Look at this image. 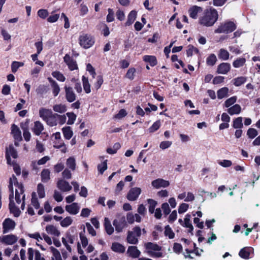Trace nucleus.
<instances>
[{
	"label": "nucleus",
	"instance_id": "1",
	"mask_svg": "<svg viewBox=\"0 0 260 260\" xmlns=\"http://www.w3.org/2000/svg\"><path fill=\"white\" fill-rule=\"evenodd\" d=\"M14 185L17 188L15 189V200L17 204H20L21 202V200L20 199L21 195H22V203L21 206V208L22 210H23L25 208V194H24V187L23 185L21 183H19L17 181L16 177L13 175L11 177H10L9 180V184L8 186L9 191H10V194L9 195V201L10 203H14L13 198H14V191L13 185Z\"/></svg>",
	"mask_w": 260,
	"mask_h": 260
},
{
	"label": "nucleus",
	"instance_id": "2",
	"mask_svg": "<svg viewBox=\"0 0 260 260\" xmlns=\"http://www.w3.org/2000/svg\"><path fill=\"white\" fill-rule=\"evenodd\" d=\"M218 18L217 11L210 8L204 11L203 15L199 18V23L204 26H211L216 22Z\"/></svg>",
	"mask_w": 260,
	"mask_h": 260
},
{
	"label": "nucleus",
	"instance_id": "3",
	"mask_svg": "<svg viewBox=\"0 0 260 260\" xmlns=\"http://www.w3.org/2000/svg\"><path fill=\"white\" fill-rule=\"evenodd\" d=\"M147 253L153 258H160L164 256L163 253L161 252V247L158 245L152 243L147 242L144 245Z\"/></svg>",
	"mask_w": 260,
	"mask_h": 260
},
{
	"label": "nucleus",
	"instance_id": "4",
	"mask_svg": "<svg viewBox=\"0 0 260 260\" xmlns=\"http://www.w3.org/2000/svg\"><path fill=\"white\" fill-rule=\"evenodd\" d=\"M80 45L84 49H88L93 45L95 41L94 38L89 34H82L79 36Z\"/></svg>",
	"mask_w": 260,
	"mask_h": 260
},
{
	"label": "nucleus",
	"instance_id": "5",
	"mask_svg": "<svg viewBox=\"0 0 260 260\" xmlns=\"http://www.w3.org/2000/svg\"><path fill=\"white\" fill-rule=\"evenodd\" d=\"M141 235V229L139 226H135L132 231L127 233V242L132 244H136L138 242V238Z\"/></svg>",
	"mask_w": 260,
	"mask_h": 260
},
{
	"label": "nucleus",
	"instance_id": "6",
	"mask_svg": "<svg viewBox=\"0 0 260 260\" xmlns=\"http://www.w3.org/2000/svg\"><path fill=\"white\" fill-rule=\"evenodd\" d=\"M236 29L235 24L232 22H228L221 24L215 30L216 33H229L233 31Z\"/></svg>",
	"mask_w": 260,
	"mask_h": 260
},
{
	"label": "nucleus",
	"instance_id": "7",
	"mask_svg": "<svg viewBox=\"0 0 260 260\" xmlns=\"http://www.w3.org/2000/svg\"><path fill=\"white\" fill-rule=\"evenodd\" d=\"M27 236L30 238L34 239L38 242H40L43 239L49 245L52 243L51 238L46 234L43 233L41 235L39 232H36L33 234H28Z\"/></svg>",
	"mask_w": 260,
	"mask_h": 260
},
{
	"label": "nucleus",
	"instance_id": "8",
	"mask_svg": "<svg viewBox=\"0 0 260 260\" xmlns=\"http://www.w3.org/2000/svg\"><path fill=\"white\" fill-rule=\"evenodd\" d=\"M113 224L115 228L117 233L122 231L123 229L126 226V222L124 216L119 215L113 221Z\"/></svg>",
	"mask_w": 260,
	"mask_h": 260
},
{
	"label": "nucleus",
	"instance_id": "9",
	"mask_svg": "<svg viewBox=\"0 0 260 260\" xmlns=\"http://www.w3.org/2000/svg\"><path fill=\"white\" fill-rule=\"evenodd\" d=\"M16 226L15 222L12 219L8 218L5 219L3 223V233L6 234L9 231L13 230Z\"/></svg>",
	"mask_w": 260,
	"mask_h": 260
},
{
	"label": "nucleus",
	"instance_id": "10",
	"mask_svg": "<svg viewBox=\"0 0 260 260\" xmlns=\"http://www.w3.org/2000/svg\"><path fill=\"white\" fill-rule=\"evenodd\" d=\"M141 189L140 187L132 188L127 193L126 198L130 201H136L141 193Z\"/></svg>",
	"mask_w": 260,
	"mask_h": 260
},
{
	"label": "nucleus",
	"instance_id": "11",
	"mask_svg": "<svg viewBox=\"0 0 260 260\" xmlns=\"http://www.w3.org/2000/svg\"><path fill=\"white\" fill-rule=\"evenodd\" d=\"M170 182L169 181L164 180L162 178L156 179L151 182V185L156 189L160 188H165L169 186Z\"/></svg>",
	"mask_w": 260,
	"mask_h": 260
},
{
	"label": "nucleus",
	"instance_id": "12",
	"mask_svg": "<svg viewBox=\"0 0 260 260\" xmlns=\"http://www.w3.org/2000/svg\"><path fill=\"white\" fill-rule=\"evenodd\" d=\"M64 88L67 100L70 103H72L75 101L76 96L72 87L66 85Z\"/></svg>",
	"mask_w": 260,
	"mask_h": 260
},
{
	"label": "nucleus",
	"instance_id": "13",
	"mask_svg": "<svg viewBox=\"0 0 260 260\" xmlns=\"http://www.w3.org/2000/svg\"><path fill=\"white\" fill-rule=\"evenodd\" d=\"M57 187L63 192L69 191L72 188L69 183L63 179H60L57 181Z\"/></svg>",
	"mask_w": 260,
	"mask_h": 260
},
{
	"label": "nucleus",
	"instance_id": "14",
	"mask_svg": "<svg viewBox=\"0 0 260 260\" xmlns=\"http://www.w3.org/2000/svg\"><path fill=\"white\" fill-rule=\"evenodd\" d=\"M44 130L43 124L40 121H36L34 123V126L31 128L33 133L36 136H40Z\"/></svg>",
	"mask_w": 260,
	"mask_h": 260
},
{
	"label": "nucleus",
	"instance_id": "15",
	"mask_svg": "<svg viewBox=\"0 0 260 260\" xmlns=\"http://www.w3.org/2000/svg\"><path fill=\"white\" fill-rule=\"evenodd\" d=\"M80 209V207L77 203H73L71 204L66 205L65 207L66 211L72 215L77 214Z\"/></svg>",
	"mask_w": 260,
	"mask_h": 260
},
{
	"label": "nucleus",
	"instance_id": "16",
	"mask_svg": "<svg viewBox=\"0 0 260 260\" xmlns=\"http://www.w3.org/2000/svg\"><path fill=\"white\" fill-rule=\"evenodd\" d=\"M253 253V249L250 247H245L242 248L239 252V255L242 258L249 259L250 258L251 254Z\"/></svg>",
	"mask_w": 260,
	"mask_h": 260
},
{
	"label": "nucleus",
	"instance_id": "17",
	"mask_svg": "<svg viewBox=\"0 0 260 260\" xmlns=\"http://www.w3.org/2000/svg\"><path fill=\"white\" fill-rule=\"evenodd\" d=\"M0 239L2 243L7 245H12L18 240L17 237L12 234L4 236Z\"/></svg>",
	"mask_w": 260,
	"mask_h": 260
},
{
	"label": "nucleus",
	"instance_id": "18",
	"mask_svg": "<svg viewBox=\"0 0 260 260\" xmlns=\"http://www.w3.org/2000/svg\"><path fill=\"white\" fill-rule=\"evenodd\" d=\"M63 59L64 61L67 63L71 71H73L78 69L76 61L72 59L69 55L66 54L64 57Z\"/></svg>",
	"mask_w": 260,
	"mask_h": 260
},
{
	"label": "nucleus",
	"instance_id": "19",
	"mask_svg": "<svg viewBox=\"0 0 260 260\" xmlns=\"http://www.w3.org/2000/svg\"><path fill=\"white\" fill-rule=\"evenodd\" d=\"M45 231L49 235H51L54 237H59L60 235V232L58 229L52 224H48L45 227Z\"/></svg>",
	"mask_w": 260,
	"mask_h": 260
},
{
	"label": "nucleus",
	"instance_id": "20",
	"mask_svg": "<svg viewBox=\"0 0 260 260\" xmlns=\"http://www.w3.org/2000/svg\"><path fill=\"white\" fill-rule=\"evenodd\" d=\"M11 134L15 140L17 141L22 140L21 132L19 128L15 124L11 126Z\"/></svg>",
	"mask_w": 260,
	"mask_h": 260
},
{
	"label": "nucleus",
	"instance_id": "21",
	"mask_svg": "<svg viewBox=\"0 0 260 260\" xmlns=\"http://www.w3.org/2000/svg\"><path fill=\"white\" fill-rule=\"evenodd\" d=\"M231 69V65L228 62L219 64L217 69V73L221 74H226Z\"/></svg>",
	"mask_w": 260,
	"mask_h": 260
},
{
	"label": "nucleus",
	"instance_id": "22",
	"mask_svg": "<svg viewBox=\"0 0 260 260\" xmlns=\"http://www.w3.org/2000/svg\"><path fill=\"white\" fill-rule=\"evenodd\" d=\"M126 253L132 258H137L140 255L141 252L136 246H131L128 247Z\"/></svg>",
	"mask_w": 260,
	"mask_h": 260
},
{
	"label": "nucleus",
	"instance_id": "23",
	"mask_svg": "<svg viewBox=\"0 0 260 260\" xmlns=\"http://www.w3.org/2000/svg\"><path fill=\"white\" fill-rule=\"evenodd\" d=\"M40 117L44 120L46 121L52 114L51 110L45 108H41L39 112Z\"/></svg>",
	"mask_w": 260,
	"mask_h": 260
},
{
	"label": "nucleus",
	"instance_id": "24",
	"mask_svg": "<svg viewBox=\"0 0 260 260\" xmlns=\"http://www.w3.org/2000/svg\"><path fill=\"white\" fill-rule=\"evenodd\" d=\"M202 8L197 6H193L188 10L189 16L193 19H197L198 13L202 12Z\"/></svg>",
	"mask_w": 260,
	"mask_h": 260
},
{
	"label": "nucleus",
	"instance_id": "25",
	"mask_svg": "<svg viewBox=\"0 0 260 260\" xmlns=\"http://www.w3.org/2000/svg\"><path fill=\"white\" fill-rule=\"evenodd\" d=\"M48 80L51 84V86L52 89V93L54 96H56L60 91V87L58 83L53 80L51 78H48Z\"/></svg>",
	"mask_w": 260,
	"mask_h": 260
},
{
	"label": "nucleus",
	"instance_id": "26",
	"mask_svg": "<svg viewBox=\"0 0 260 260\" xmlns=\"http://www.w3.org/2000/svg\"><path fill=\"white\" fill-rule=\"evenodd\" d=\"M104 225L106 233L109 235H111L113 233L114 228L112 226L111 222L108 218L105 217Z\"/></svg>",
	"mask_w": 260,
	"mask_h": 260
},
{
	"label": "nucleus",
	"instance_id": "27",
	"mask_svg": "<svg viewBox=\"0 0 260 260\" xmlns=\"http://www.w3.org/2000/svg\"><path fill=\"white\" fill-rule=\"evenodd\" d=\"M137 17V12L135 10L131 11L128 15L127 19L125 23V26L132 25Z\"/></svg>",
	"mask_w": 260,
	"mask_h": 260
},
{
	"label": "nucleus",
	"instance_id": "28",
	"mask_svg": "<svg viewBox=\"0 0 260 260\" xmlns=\"http://www.w3.org/2000/svg\"><path fill=\"white\" fill-rule=\"evenodd\" d=\"M9 208L10 213L13 214L15 217H17L20 216L21 211L19 209L15 206V203H9Z\"/></svg>",
	"mask_w": 260,
	"mask_h": 260
},
{
	"label": "nucleus",
	"instance_id": "29",
	"mask_svg": "<svg viewBox=\"0 0 260 260\" xmlns=\"http://www.w3.org/2000/svg\"><path fill=\"white\" fill-rule=\"evenodd\" d=\"M111 249L115 252L123 253L125 248L122 244L118 242H114L112 243Z\"/></svg>",
	"mask_w": 260,
	"mask_h": 260
},
{
	"label": "nucleus",
	"instance_id": "30",
	"mask_svg": "<svg viewBox=\"0 0 260 260\" xmlns=\"http://www.w3.org/2000/svg\"><path fill=\"white\" fill-rule=\"evenodd\" d=\"M12 156L13 158L17 157V152L14 148L13 144H10L8 147L6 148V155Z\"/></svg>",
	"mask_w": 260,
	"mask_h": 260
},
{
	"label": "nucleus",
	"instance_id": "31",
	"mask_svg": "<svg viewBox=\"0 0 260 260\" xmlns=\"http://www.w3.org/2000/svg\"><path fill=\"white\" fill-rule=\"evenodd\" d=\"M66 166L67 169H70L71 171H75L76 169V160L73 157H70L67 159Z\"/></svg>",
	"mask_w": 260,
	"mask_h": 260
},
{
	"label": "nucleus",
	"instance_id": "32",
	"mask_svg": "<svg viewBox=\"0 0 260 260\" xmlns=\"http://www.w3.org/2000/svg\"><path fill=\"white\" fill-rule=\"evenodd\" d=\"M241 111V107L238 104H235L228 109V112L231 115L239 114Z\"/></svg>",
	"mask_w": 260,
	"mask_h": 260
},
{
	"label": "nucleus",
	"instance_id": "33",
	"mask_svg": "<svg viewBox=\"0 0 260 260\" xmlns=\"http://www.w3.org/2000/svg\"><path fill=\"white\" fill-rule=\"evenodd\" d=\"M45 122L50 126L56 125L58 123L57 121V114L53 113L48 119H46Z\"/></svg>",
	"mask_w": 260,
	"mask_h": 260
},
{
	"label": "nucleus",
	"instance_id": "34",
	"mask_svg": "<svg viewBox=\"0 0 260 260\" xmlns=\"http://www.w3.org/2000/svg\"><path fill=\"white\" fill-rule=\"evenodd\" d=\"M63 136L65 139L70 140L73 135V132L70 126H65L62 128Z\"/></svg>",
	"mask_w": 260,
	"mask_h": 260
},
{
	"label": "nucleus",
	"instance_id": "35",
	"mask_svg": "<svg viewBox=\"0 0 260 260\" xmlns=\"http://www.w3.org/2000/svg\"><path fill=\"white\" fill-rule=\"evenodd\" d=\"M229 89L228 87H224L220 88L217 91V98L222 99L228 96Z\"/></svg>",
	"mask_w": 260,
	"mask_h": 260
},
{
	"label": "nucleus",
	"instance_id": "36",
	"mask_svg": "<svg viewBox=\"0 0 260 260\" xmlns=\"http://www.w3.org/2000/svg\"><path fill=\"white\" fill-rule=\"evenodd\" d=\"M50 172L48 169H43L41 172V180L44 182H47L50 179Z\"/></svg>",
	"mask_w": 260,
	"mask_h": 260
},
{
	"label": "nucleus",
	"instance_id": "37",
	"mask_svg": "<svg viewBox=\"0 0 260 260\" xmlns=\"http://www.w3.org/2000/svg\"><path fill=\"white\" fill-rule=\"evenodd\" d=\"M229 55L230 54L229 52L223 48L219 50L218 54L219 58L223 60H227L229 58Z\"/></svg>",
	"mask_w": 260,
	"mask_h": 260
},
{
	"label": "nucleus",
	"instance_id": "38",
	"mask_svg": "<svg viewBox=\"0 0 260 260\" xmlns=\"http://www.w3.org/2000/svg\"><path fill=\"white\" fill-rule=\"evenodd\" d=\"M53 110L56 112L62 113L67 111V107L64 104H56L53 106Z\"/></svg>",
	"mask_w": 260,
	"mask_h": 260
},
{
	"label": "nucleus",
	"instance_id": "39",
	"mask_svg": "<svg viewBox=\"0 0 260 260\" xmlns=\"http://www.w3.org/2000/svg\"><path fill=\"white\" fill-rule=\"evenodd\" d=\"M143 59L145 61L149 62L151 66H154L157 64L156 58L154 56L145 55Z\"/></svg>",
	"mask_w": 260,
	"mask_h": 260
},
{
	"label": "nucleus",
	"instance_id": "40",
	"mask_svg": "<svg viewBox=\"0 0 260 260\" xmlns=\"http://www.w3.org/2000/svg\"><path fill=\"white\" fill-rule=\"evenodd\" d=\"M82 82H83V86L85 92L86 93H89L90 92V85L88 82V79L87 78L85 77L84 76H82Z\"/></svg>",
	"mask_w": 260,
	"mask_h": 260
},
{
	"label": "nucleus",
	"instance_id": "41",
	"mask_svg": "<svg viewBox=\"0 0 260 260\" xmlns=\"http://www.w3.org/2000/svg\"><path fill=\"white\" fill-rule=\"evenodd\" d=\"M246 59L243 57H239L236 59L233 62V66L236 68L243 67L245 63Z\"/></svg>",
	"mask_w": 260,
	"mask_h": 260
},
{
	"label": "nucleus",
	"instance_id": "42",
	"mask_svg": "<svg viewBox=\"0 0 260 260\" xmlns=\"http://www.w3.org/2000/svg\"><path fill=\"white\" fill-rule=\"evenodd\" d=\"M246 77L241 76L234 79L232 82L236 86H239L244 84L246 81Z\"/></svg>",
	"mask_w": 260,
	"mask_h": 260
},
{
	"label": "nucleus",
	"instance_id": "43",
	"mask_svg": "<svg viewBox=\"0 0 260 260\" xmlns=\"http://www.w3.org/2000/svg\"><path fill=\"white\" fill-rule=\"evenodd\" d=\"M243 118L242 117H239L234 119L233 127L235 128H241L243 124L242 123Z\"/></svg>",
	"mask_w": 260,
	"mask_h": 260
},
{
	"label": "nucleus",
	"instance_id": "44",
	"mask_svg": "<svg viewBox=\"0 0 260 260\" xmlns=\"http://www.w3.org/2000/svg\"><path fill=\"white\" fill-rule=\"evenodd\" d=\"M73 222V219L70 216H67L64 219H62L60 224V225L63 228H67L72 224Z\"/></svg>",
	"mask_w": 260,
	"mask_h": 260
},
{
	"label": "nucleus",
	"instance_id": "45",
	"mask_svg": "<svg viewBox=\"0 0 260 260\" xmlns=\"http://www.w3.org/2000/svg\"><path fill=\"white\" fill-rule=\"evenodd\" d=\"M217 61V58L214 54H210L206 59V63L208 66H214Z\"/></svg>",
	"mask_w": 260,
	"mask_h": 260
},
{
	"label": "nucleus",
	"instance_id": "46",
	"mask_svg": "<svg viewBox=\"0 0 260 260\" xmlns=\"http://www.w3.org/2000/svg\"><path fill=\"white\" fill-rule=\"evenodd\" d=\"M31 204L36 209H38L40 208V203L38 201V200L37 198V195L36 192H33L31 193Z\"/></svg>",
	"mask_w": 260,
	"mask_h": 260
},
{
	"label": "nucleus",
	"instance_id": "47",
	"mask_svg": "<svg viewBox=\"0 0 260 260\" xmlns=\"http://www.w3.org/2000/svg\"><path fill=\"white\" fill-rule=\"evenodd\" d=\"M52 75L59 81L64 82L66 80V78L59 71H54L52 72Z\"/></svg>",
	"mask_w": 260,
	"mask_h": 260
},
{
	"label": "nucleus",
	"instance_id": "48",
	"mask_svg": "<svg viewBox=\"0 0 260 260\" xmlns=\"http://www.w3.org/2000/svg\"><path fill=\"white\" fill-rule=\"evenodd\" d=\"M148 203L149 204V212L150 213H153L154 212L155 206L157 204V202L152 199H148Z\"/></svg>",
	"mask_w": 260,
	"mask_h": 260
},
{
	"label": "nucleus",
	"instance_id": "49",
	"mask_svg": "<svg viewBox=\"0 0 260 260\" xmlns=\"http://www.w3.org/2000/svg\"><path fill=\"white\" fill-rule=\"evenodd\" d=\"M37 192L40 198H43L45 196L44 186L41 184L39 183L37 186Z\"/></svg>",
	"mask_w": 260,
	"mask_h": 260
},
{
	"label": "nucleus",
	"instance_id": "50",
	"mask_svg": "<svg viewBox=\"0 0 260 260\" xmlns=\"http://www.w3.org/2000/svg\"><path fill=\"white\" fill-rule=\"evenodd\" d=\"M160 126V121L159 120L155 121L151 126L148 128V131L150 133H154L159 129Z\"/></svg>",
	"mask_w": 260,
	"mask_h": 260
},
{
	"label": "nucleus",
	"instance_id": "51",
	"mask_svg": "<svg viewBox=\"0 0 260 260\" xmlns=\"http://www.w3.org/2000/svg\"><path fill=\"white\" fill-rule=\"evenodd\" d=\"M24 63L22 62L13 61L11 65V70L13 73H16L19 67L23 66Z\"/></svg>",
	"mask_w": 260,
	"mask_h": 260
},
{
	"label": "nucleus",
	"instance_id": "52",
	"mask_svg": "<svg viewBox=\"0 0 260 260\" xmlns=\"http://www.w3.org/2000/svg\"><path fill=\"white\" fill-rule=\"evenodd\" d=\"M135 73L136 69L135 68H129L125 75V77L131 80H133L135 78Z\"/></svg>",
	"mask_w": 260,
	"mask_h": 260
},
{
	"label": "nucleus",
	"instance_id": "53",
	"mask_svg": "<svg viewBox=\"0 0 260 260\" xmlns=\"http://www.w3.org/2000/svg\"><path fill=\"white\" fill-rule=\"evenodd\" d=\"M66 115L69 118L67 124L70 125L73 124L76 119V115L73 112L67 113Z\"/></svg>",
	"mask_w": 260,
	"mask_h": 260
},
{
	"label": "nucleus",
	"instance_id": "54",
	"mask_svg": "<svg viewBox=\"0 0 260 260\" xmlns=\"http://www.w3.org/2000/svg\"><path fill=\"white\" fill-rule=\"evenodd\" d=\"M237 101V96H233L230 98L227 99L224 104L225 107L228 108L233 105Z\"/></svg>",
	"mask_w": 260,
	"mask_h": 260
},
{
	"label": "nucleus",
	"instance_id": "55",
	"mask_svg": "<svg viewBox=\"0 0 260 260\" xmlns=\"http://www.w3.org/2000/svg\"><path fill=\"white\" fill-rule=\"evenodd\" d=\"M165 235L166 236H168L170 239L174 238L175 234L169 225H167L165 227Z\"/></svg>",
	"mask_w": 260,
	"mask_h": 260
},
{
	"label": "nucleus",
	"instance_id": "56",
	"mask_svg": "<svg viewBox=\"0 0 260 260\" xmlns=\"http://www.w3.org/2000/svg\"><path fill=\"white\" fill-rule=\"evenodd\" d=\"M36 252H39V250H35L32 248H29L27 250V256L28 260H34V256L36 257Z\"/></svg>",
	"mask_w": 260,
	"mask_h": 260
},
{
	"label": "nucleus",
	"instance_id": "57",
	"mask_svg": "<svg viewBox=\"0 0 260 260\" xmlns=\"http://www.w3.org/2000/svg\"><path fill=\"white\" fill-rule=\"evenodd\" d=\"M79 11H80V15L83 16L86 15L88 13V9L85 4H84V3H82L80 5Z\"/></svg>",
	"mask_w": 260,
	"mask_h": 260
},
{
	"label": "nucleus",
	"instance_id": "58",
	"mask_svg": "<svg viewBox=\"0 0 260 260\" xmlns=\"http://www.w3.org/2000/svg\"><path fill=\"white\" fill-rule=\"evenodd\" d=\"M107 160H106L101 164H99L98 166V169L99 172L101 174H103L104 172L107 170Z\"/></svg>",
	"mask_w": 260,
	"mask_h": 260
},
{
	"label": "nucleus",
	"instance_id": "59",
	"mask_svg": "<svg viewBox=\"0 0 260 260\" xmlns=\"http://www.w3.org/2000/svg\"><path fill=\"white\" fill-rule=\"evenodd\" d=\"M199 50L197 48L193 47L192 45H189L188 46V49L187 50V55L188 56H190L192 55L193 53H198Z\"/></svg>",
	"mask_w": 260,
	"mask_h": 260
},
{
	"label": "nucleus",
	"instance_id": "60",
	"mask_svg": "<svg viewBox=\"0 0 260 260\" xmlns=\"http://www.w3.org/2000/svg\"><path fill=\"white\" fill-rule=\"evenodd\" d=\"M59 18V14H54L53 13H52V14L47 18V21L50 23H54L57 21Z\"/></svg>",
	"mask_w": 260,
	"mask_h": 260
},
{
	"label": "nucleus",
	"instance_id": "61",
	"mask_svg": "<svg viewBox=\"0 0 260 260\" xmlns=\"http://www.w3.org/2000/svg\"><path fill=\"white\" fill-rule=\"evenodd\" d=\"M189 205L186 203H182L178 208V213L182 214L185 212L188 209Z\"/></svg>",
	"mask_w": 260,
	"mask_h": 260
},
{
	"label": "nucleus",
	"instance_id": "62",
	"mask_svg": "<svg viewBox=\"0 0 260 260\" xmlns=\"http://www.w3.org/2000/svg\"><path fill=\"white\" fill-rule=\"evenodd\" d=\"M80 238L81 240V243L82 244V247L85 248L86 247L88 243V241L86 237L82 233H80Z\"/></svg>",
	"mask_w": 260,
	"mask_h": 260
},
{
	"label": "nucleus",
	"instance_id": "63",
	"mask_svg": "<svg viewBox=\"0 0 260 260\" xmlns=\"http://www.w3.org/2000/svg\"><path fill=\"white\" fill-rule=\"evenodd\" d=\"M37 14L41 18L45 19L48 15V12L46 9H40L38 11Z\"/></svg>",
	"mask_w": 260,
	"mask_h": 260
},
{
	"label": "nucleus",
	"instance_id": "64",
	"mask_svg": "<svg viewBox=\"0 0 260 260\" xmlns=\"http://www.w3.org/2000/svg\"><path fill=\"white\" fill-rule=\"evenodd\" d=\"M126 115H127V112H126V110L124 109H122L120 110L119 112L114 116V118H116V119H121L122 118L125 117Z\"/></svg>",
	"mask_w": 260,
	"mask_h": 260
}]
</instances>
